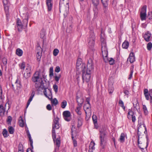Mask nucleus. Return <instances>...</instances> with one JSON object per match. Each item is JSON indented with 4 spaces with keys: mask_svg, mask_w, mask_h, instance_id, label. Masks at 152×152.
Wrapping results in <instances>:
<instances>
[{
    "mask_svg": "<svg viewBox=\"0 0 152 152\" xmlns=\"http://www.w3.org/2000/svg\"><path fill=\"white\" fill-rule=\"evenodd\" d=\"M94 69L93 61L90 58L88 61V64L86 67L85 64H83L81 66V71L82 72V79L83 82H89L91 79V74Z\"/></svg>",
    "mask_w": 152,
    "mask_h": 152,
    "instance_id": "1",
    "label": "nucleus"
},
{
    "mask_svg": "<svg viewBox=\"0 0 152 152\" xmlns=\"http://www.w3.org/2000/svg\"><path fill=\"white\" fill-rule=\"evenodd\" d=\"M39 72H35L32 77V80L33 82H39L38 84L37 83H35V86L36 88H39L41 87L44 90L48 89L50 85L49 81L47 79H46V80L43 81L42 78H39Z\"/></svg>",
    "mask_w": 152,
    "mask_h": 152,
    "instance_id": "2",
    "label": "nucleus"
},
{
    "mask_svg": "<svg viewBox=\"0 0 152 152\" xmlns=\"http://www.w3.org/2000/svg\"><path fill=\"white\" fill-rule=\"evenodd\" d=\"M59 118L56 117L53 120L52 129V137L55 145L58 148L60 146L61 141L60 138H57L56 139V135L55 129H58L60 127V125L59 123Z\"/></svg>",
    "mask_w": 152,
    "mask_h": 152,
    "instance_id": "3",
    "label": "nucleus"
},
{
    "mask_svg": "<svg viewBox=\"0 0 152 152\" xmlns=\"http://www.w3.org/2000/svg\"><path fill=\"white\" fill-rule=\"evenodd\" d=\"M101 41L102 45V52L103 57L105 62H109L110 65H113L114 62V60L112 58H107L108 52L106 47V43L104 38L102 37V33L101 34Z\"/></svg>",
    "mask_w": 152,
    "mask_h": 152,
    "instance_id": "4",
    "label": "nucleus"
},
{
    "mask_svg": "<svg viewBox=\"0 0 152 152\" xmlns=\"http://www.w3.org/2000/svg\"><path fill=\"white\" fill-rule=\"evenodd\" d=\"M28 19V15H25V18L23 19L22 22L19 18H17V25L18 30L19 31H21L24 27H25L26 28L27 27Z\"/></svg>",
    "mask_w": 152,
    "mask_h": 152,
    "instance_id": "5",
    "label": "nucleus"
},
{
    "mask_svg": "<svg viewBox=\"0 0 152 152\" xmlns=\"http://www.w3.org/2000/svg\"><path fill=\"white\" fill-rule=\"evenodd\" d=\"M138 146L141 150H143L144 148H146L148 147L149 143L148 138L146 137V140L145 136L143 135V137L141 135L138 136Z\"/></svg>",
    "mask_w": 152,
    "mask_h": 152,
    "instance_id": "6",
    "label": "nucleus"
},
{
    "mask_svg": "<svg viewBox=\"0 0 152 152\" xmlns=\"http://www.w3.org/2000/svg\"><path fill=\"white\" fill-rule=\"evenodd\" d=\"M72 131V138L73 141L74 145L75 147L77 146V141L76 139L77 137V133L76 131V129L75 127L73 125L72 126L71 128Z\"/></svg>",
    "mask_w": 152,
    "mask_h": 152,
    "instance_id": "7",
    "label": "nucleus"
},
{
    "mask_svg": "<svg viewBox=\"0 0 152 152\" xmlns=\"http://www.w3.org/2000/svg\"><path fill=\"white\" fill-rule=\"evenodd\" d=\"M100 145L102 148H104L106 143L105 136L106 133L104 129H103L100 130Z\"/></svg>",
    "mask_w": 152,
    "mask_h": 152,
    "instance_id": "8",
    "label": "nucleus"
},
{
    "mask_svg": "<svg viewBox=\"0 0 152 152\" xmlns=\"http://www.w3.org/2000/svg\"><path fill=\"white\" fill-rule=\"evenodd\" d=\"M138 123L139 126L137 134L138 136H139V135H140V134H141L142 133H143L144 132V131L146 130V128L143 121L141 122L139 120Z\"/></svg>",
    "mask_w": 152,
    "mask_h": 152,
    "instance_id": "9",
    "label": "nucleus"
},
{
    "mask_svg": "<svg viewBox=\"0 0 152 152\" xmlns=\"http://www.w3.org/2000/svg\"><path fill=\"white\" fill-rule=\"evenodd\" d=\"M53 67H50L49 69V77L50 78H52L53 76H54V80L58 83L61 77V75H57L56 73L54 74V76H53Z\"/></svg>",
    "mask_w": 152,
    "mask_h": 152,
    "instance_id": "10",
    "label": "nucleus"
},
{
    "mask_svg": "<svg viewBox=\"0 0 152 152\" xmlns=\"http://www.w3.org/2000/svg\"><path fill=\"white\" fill-rule=\"evenodd\" d=\"M144 94L146 100H148L149 99V96H150L151 99L150 103L152 104V89H149L148 91L147 89H145L144 90Z\"/></svg>",
    "mask_w": 152,
    "mask_h": 152,
    "instance_id": "11",
    "label": "nucleus"
},
{
    "mask_svg": "<svg viewBox=\"0 0 152 152\" xmlns=\"http://www.w3.org/2000/svg\"><path fill=\"white\" fill-rule=\"evenodd\" d=\"M95 39L94 34L93 33L90 36L88 39V45L90 48L92 49L93 48L94 44Z\"/></svg>",
    "mask_w": 152,
    "mask_h": 152,
    "instance_id": "12",
    "label": "nucleus"
},
{
    "mask_svg": "<svg viewBox=\"0 0 152 152\" xmlns=\"http://www.w3.org/2000/svg\"><path fill=\"white\" fill-rule=\"evenodd\" d=\"M43 93L45 96L49 99H52L53 98L51 89L49 88L48 90H44Z\"/></svg>",
    "mask_w": 152,
    "mask_h": 152,
    "instance_id": "13",
    "label": "nucleus"
},
{
    "mask_svg": "<svg viewBox=\"0 0 152 152\" xmlns=\"http://www.w3.org/2000/svg\"><path fill=\"white\" fill-rule=\"evenodd\" d=\"M146 6H144L141 9L140 15L141 20H145L146 18Z\"/></svg>",
    "mask_w": 152,
    "mask_h": 152,
    "instance_id": "14",
    "label": "nucleus"
},
{
    "mask_svg": "<svg viewBox=\"0 0 152 152\" xmlns=\"http://www.w3.org/2000/svg\"><path fill=\"white\" fill-rule=\"evenodd\" d=\"M90 105L88 99H87V103L84 106V109L86 114H90Z\"/></svg>",
    "mask_w": 152,
    "mask_h": 152,
    "instance_id": "15",
    "label": "nucleus"
},
{
    "mask_svg": "<svg viewBox=\"0 0 152 152\" xmlns=\"http://www.w3.org/2000/svg\"><path fill=\"white\" fill-rule=\"evenodd\" d=\"M151 34L149 31H147L143 34V37L145 41L148 42L151 40Z\"/></svg>",
    "mask_w": 152,
    "mask_h": 152,
    "instance_id": "16",
    "label": "nucleus"
},
{
    "mask_svg": "<svg viewBox=\"0 0 152 152\" xmlns=\"http://www.w3.org/2000/svg\"><path fill=\"white\" fill-rule=\"evenodd\" d=\"M83 64H83L82 61V59L80 58H79L77 60V62L76 63V66L77 68V69H80L81 71V66Z\"/></svg>",
    "mask_w": 152,
    "mask_h": 152,
    "instance_id": "17",
    "label": "nucleus"
},
{
    "mask_svg": "<svg viewBox=\"0 0 152 152\" xmlns=\"http://www.w3.org/2000/svg\"><path fill=\"white\" fill-rule=\"evenodd\" d=\"M129 60L131 63H132L135 61V58L134 53L131 52L129 54V58L127 59V61Z\"/></svg>",
    "mask_w": 152,
    "mask_h": 152,
    "instance_id": "18",
    "label": "nucleus"
},
{
    "mask_svg": "<svg viewBox=\"0 0 152 152\" xmlns=\"http://www.w3.org/2000/svg\"><path fill=\"white\" fill-rule=\"evenodd\" d=\"M26 133L27 135V136L29 138V140L30 142V145L31 147H32V148H33V141L32 139H31V135L30 133L29 132L28 130L26 131Z\"/></svg>",
    "mask_w": 152,
    "mask_h": 152,
    "instance_id": "19",
    "label": "nucleus"
},
{
    "mask_svg": "<svg viewBox=\"0 0 152 152\" xmlns=\"http://www.w3.org/2000/svg\"><path fill=\"white\" fill-rule=\"evenodd\" d=\"M114 88L113 82L110 83V80L109 81L108 91L110 94H112Z\"/></svg>",
    "mask_w": 152,
    "mask_h": 152,
    "instance_id": "20",
    "label": "nucleus"
},
{
    "mask_svg": "<svg viewBox=\"0 0 152 152\" xmlns=\"http://www.w3.org/2000/svg\"><path fill=\"white\" fill-rule=\"evenodd\" d=\"M51 0H46V3L48 7V11H50L52 8V4L51 3Z\"/></svg>",
    "mask_w": 152,
    "mask_h": 152,
    "instance_id": "21",
    "label": "nucleus"
},
{
    "mask_svg": "<svg viewBox=\"0 0 152 152\" xmlns=\"http://www.w3.org/2000/svg\"><path fill=\"white\" fill-rule=\"evenodd\" d=\"M35 94L34 91H32L31 94V95L30 96L29 99L28 100V102L26 106V108H27L28 106L30 104V103L32 101V100Z\"/></svg>",
    "mask_w": 152,
    "mask_h": 152,
    "instance_id": "22",
    "label": "nucleus"
},
{
    "mask_svg": "<svg viewBox=\"0 0 152 152\" xmlns=\"http://www.w3.org/2000/svg\"><path fill=\"white\" fill-rule=\"evenodd\" d=\"M126 136V135L125 134L122 133L118 139V141L121 143H123L125 141V138Z\"/></svg>",
    "mask_w": 152,
    "mask_h": 152,
    "instance_id": "23",
    "label": "nucleus"
},
{
    "mask_svg": "<svg viewBox=\"0 0 152 152\" xmlns=\"http://www.w3.org/2000/svg\"><path fill=\"white\" fill-rule=\"evenodd\" d=\"M5 112V108H4L2 102H0V115L2 114L4 115Z\"/></svg>",
    "mask_w": 152,
    "mask_h": 152,
    "instance_id": "24",
    "label": "nucleus"
},
{
    "mask_svg": "<svg viewBox=\"0 0 152 152\" xmlns=\"http://www.w3.org/2000/svg\"><path fill=\"white\" fill-rule=\"evenodd\" d=\"M15 83L16 84V87L17 89H19L22 87V86L21 82L19 80L18 78L16 79Z\"/></svg>",
    "mask_w": 152,
    "mask_h": 152,
    "instance_id": "25",
    "label": "nucleus"
},
{
    "mask_svg": "<svg viewBox=\"0 0 152 152\" xmlns=\"http://www.w3.org/2000/svg\"><path fill=\"white\" fill-rule=\"evenodd\" d=\"M83 118L80 116L79 117L77 118V127H79L82 125Z\"/></svg>",
    "mask_w": 152,
    "mask_h": 152,
    "instance_id": "26",
    "label": "nucleus"
},
{
    "mask_svg": "<svg viewBox=\"0 0 152 152\" xmlns=\"http://www.w3.org/2000/svg\"><path fill=\"white\" fill-rule=\"evenodd\" d=\"M81 106V105L78 104L77 106V107L76 109V112L79 115H81V112L80 111Z\"/></svg>",
    "mask_w": 152,
    "mask_h": 152,
    "instance_id": "27",
    "label": "nucleus"
},
{
    "mask_svg": "<svg viewBox=\"0 0 152 152\" xmlns=\"http://www.w3.org/2000/svg\"><path fill=\"white\" fill-rule=\"evenodd\" d=\"M16 54L19 56H21L23 53L22 50L20 48H18L16 51Z\"/></svg>",
    "mask_w": 152,
    "mask_h": 152,
    "instance_id": "28",
    "label": "nucleus"
},
{
    "mask_svg": "<svg viewBox=\"0 0 152 152\" xmlns=\"http://www.w3.org/2000/svg\"><path fill=\"white\" fill-rule=\"evenodd\" d=\"M77 102L78 103V104H81L82 105V104L83 103L84 99L82 97H78V96L77 97Z\"/></svg>",
    "mask_w": 152,
    "mask_h": 152,
    "instance_id": "29",
    "label": "nucleus"
},
{
    "mask_svg": "<svg viewBox=\"0 0 152 152\" xmlns=\"http://www.w3.org/2000/svg\"><path fill=\"white\" fill-rule=\"evenodd\" d=\"M133 112L131 110H129V112L128 114L127 117L129 119H131L132 117L134 115Z\"/></svg>",
    "mask_w": 152,
    "mask_h": 152,
    "instance_id": "30",
    "label": "nucleus"
},
{
    "mask_svg": "<svg viewBox=\"0 0 152 152\" xmlns=\"http://www.w3.org/2000/svg\"><path fill=\"white\" fill-rule=\"evenodd\" d=\"M129 43L127 41H125L122 45V47L123 48L127 49L128 47Z\"/></svg>",
    "mask_w": 152,
    "mask_h": 152,
    "instance_id": "31",
    "label": "nucleus"
},
{
    "mask_svg": "<svg viewBox=\"0 0 152 152\" xmlns=\"http://www.w3.org/2000/svg\"><path fill=\"white\" fill-rule=\"evenodd\" d=\"M2 134L4 137L6 138L8 137L9 134H8L7 130L6 129H4L2 131Z\"/></svg>",
    "mask_w": 152,
    "mask_h": 152,
    "instance_id": "32",
    "label": "nucleus"
},
{
    "mask_svg": "<svg viewBox=\"0 0 152 152\" xmlns=\"http://www.w3.org/2000/svg\"><path fill=\"white\" fill-rule=\"evenodd\" d=\"M51 101L52 105H53L55 106H56L58 103V102L57 99L56 98H54L53 99H50Z\"/></svg>",
    "mask_w": 152,
    "mask_h": 152,
    "instance_id": "33",
    "label": "nucleus"
},
{
    "mask_svg": "<svg viewBox=\"0 0 152 152\" xmlns=\"http://www.w3.org/2000/svg\"><path fill=\"white\" fill-rule=\"evenodd\" d=\"M109 0H101L103 6L104 7H107L108 5V2Z\"/></svg>",
    "mask_w": 152,
    "mask_h": 152,
    "instance_id": "34",
    "label": "nucleus"
},
{
    "mask_svg": "<svg viewBox=\"0 0 152 152\" xmlns=\"http://www.w3.org/2000/svg\"><path fill=\"white\" fill-rule=\"evenodd\" d=\"M12 120V118L11 116H9L7 117L6 120L7 122L9 125H11V122Z\"/></svg>",
    "mask_w": 152,
    "mask_h": 152,
    "instance_id": "35",
    "label": "nucleus"
},
{
    "mask_svg": "<svg viewBox=\"0 0 152 152\" xmlns=\"http://www.w3.org/2000/svg\"><path fill=\"white\" fill-rule=\"evenodd\" d=\"M8 130L10 134H13L14 132L15 129L13 127L10 126L8 127Z\"/></svg>",
    "mask_w": 152,
    "mask_h": 152,
    "instance_id": "36",
    "label": "nucleus"
},
{
    "mask_svg": "<svg viewBox=\"0 0 152 152\" xmlns=\"http://www.w3.org/2000/svg\"><path fill=\"white\" fill-rule=\"evenodd\" d=\"M142 109L145 114V115H147L148 113V111L147 108L145 105H142Z\"/></svg>",
    "mask_w": 152,
    "mask_h": 152,
    "instance_id": "37",
    "label": "nucleus"
},
{
    "mask_svg": "<svg viewBox=\"0 0 152 152\" xmlns=\"http://www.w3.org/2000/svg\"><path fill=\"white\" fill-rule=\"evenodd\" d=\"M19 66L20 69L23 70L25 67V63L24 62H23L19 65Z\"/></svg>",
    "mask_w": 152,
    "mask_h": 152,
    "instance_id": "38",
    "label": "nucleus"
},
{
    "mask_svg": "<svg viewBox=\"0 0 152 152\" xmlns=\"http://www.w3.org/2000/svg\"><path fill=\"white\" fill-rule=\"evenodd\" d=\"M19 125L21 127H23L24 126V121L22 118L19 120Z\"/></svg>",
    "mask_w": 152,
    "mask_h": 152,
    "instance_id": "39",
    "label": "nucleus"
},
{
    "mask_svg": "<svg viewBox=\"0 0 152 152\" xmlns=\"http://www.w3.org/2000/svg\"><path fill=\"white\" fill-rule=\"evenodd\" d=\"M92 3L95 6H97L99 3V0H91Z\"/></svg>",
    "mask_w": 152,
    "mask_h": 152,
    "instance_id": "40",
    "label": "nucleus"
},
{
    "mask_svg": "<svg viewBox=\"0 0 152 152\" xmlns=\"http://www.w3.org/2000/svg\"><path fill=\"white\" fill-rule=\"evenodd\" d=\"M66 101L65 100H64L61 103V107L63 108H64L66 107Z\"/></svg>",
    "mask_w": 152,
    "mask_h": 152,
    "instance_id": "41",
    "label": "nucleus"
},
{
    "mask_svg": "<svg viewBox=\"0 0 152 152\" xmlns=\"http://www.w3.org/2000/svg\"><path fill=\"white\" fill-rule=\"evenodd\" d=\"M59 50L57 49H55L54 50L53 52V55L54 56H57L58 53H59Z\"/></svg>",
    "mask_w": 152,
    "mask_h": 152,
    "instance_id": "42",
    "label": "nucleus"
},
{
    "mask_svg": "<svg viewBox=\"0 0 152 152\" xmlns=\"http://www.w3.org/2000/svg\"><path fill=\"white\" fill-rule=\"evenodd\" d=\"M4 10L6 13V16H7V13H8V6H4Z\"/></svg>",
    "mask_w": 152,
    "mask_h": 152,
    "instance_id": "43",
    "label": "nucleus"
},
{
    "mask_svg": "<svg viewBox=\"0 0 152 152\" xmlns=\"http://www.w3.org/2000/svg\"><path fill=\"white\" fill-rule=\"evenodd\" d=\"M18 147V150L20 151H22V152H23V146L21 143H20L19 144Z\"/></svg>",
    "mask_w": 152,
    "mask_h": 152,
    "instance_id": "44",
    "label": "nucleus"
},
{
    "mask_svg": "<svg viewBox=\"0 0 152 152\" xmlns=\"http://www.w3.org/2000/svg\"><path fill=\"white\" fill-rule=\"evenodd\" d=\"M152 47V43L151 42L148 43L147 45V48L148 50H150Z\"/></svg>",
    "mask_w": 152,
    "mask_h": 152,
    "instance_id": "45",
    "label": "nucleus"
},
{
    "mask_svg": "<svg viewBox=\"0 0 152 152\" xmlns=\"http://www.w3.org/2000/svg\"><path fill=\"white\" fill-rule=\"evenodd\" d=\"M95 143L94 141L91 142L89 146V148L92 149H94V147L95 145Z\"/></svg>",
    "mask_w": 152,
    "mask_h": 152,
    "instance_id": "46",
    "label": "nucleus"
},
{
    "mask_svg": "<svg viewBox=\"0 0 152 152\" xmlns=\"http://www.w3.org/2000/svg\"><path fill=\"white\" fill-rule=\"evenodd\" d=\"M119 103L120 104V106L122 107L123 109L124 110L125 109V107L124 105V102L121 100H120L119 101Z\"/></svg>",
    "mask_w": 152,
    "mask_h": 152,
    "instance_id": "47",
    "label": "nucleus"
},
{
    "mask_svg": "<svg viewBox=\"0 0 152 152\" xmlns=\"http://www.w3.org/2000/svg\"><path fill=\"white\" fill-rule=\"evenodd\" d=\"M53 88L55 93H56L58 91V86L56 84H55L53 85Z\"/></svg>",
    "mask_w": 152,
    "mask_h": 152,
    "instance_id": "48",
    "label": "nucleus"
},
{
    "mask_svg": "<svg viewBox=\"0 0 152 152\" xmlns=\"http://www.w3.org/2000/svg\"><path fill=\"white\" fill-rule=\"evenodd\" d=\"M132 68L131 69V71L129 75L128 79H130L132 78V74L133 72V69L134 68L133 66H132Z\"/></svg>",
    "mask_w": 152,
    "mask_h": 152,
    "instance_id": "49",
    "label": "nucleus"
},
{
    "mask_svg": "<svg viewBox=\"0 0 152 152\" xmlns=\"http://www.w3.org/2000/svg\"><path fill=\"white\" fill-rule=\"evenodd\" d=\"M2 61L4 65H7V58L5 57H4L2 59Z\"/></svg>",
    "mask_w": 152,
    "mask_h": 152,
    "instance_id": "50",
    "label": "nucleus"
},
{
    "mask_svg": "<svg viewBox=\"0 0 152 152\" xmlns=\"http://www.w3.org/2000/svg\"><path fill=\"white\" fill-rule=\"evenodd\" d=\"M92 119L93 123L97 122V118L96 116L95 115H93L92 116Z\"/></svg>",
    "mask_w": 152,
    "mask_h": 152,
    "instance_id": "51",
    "label": "nucleus"
},
{
    "mask_svg": "<svg viewBox=\"0 0 152 152\" xmlns=\"http://www.w3.org/2000/svg\"><path fill=\"white\" fill-rule=\"evenodd\" d=\"M63 115L64 119L66 121V110L65 111L63 112Z\"/></svg>",
    "mask_w": 152,
    "mask_h": 152,
    "instance_id": "52",
    "label": "nucleus"
},
{
    "mask_svg": "<svg viewBox=\"0 0 152 152\" xmlns=\"http://www.w3.org/2000/svg\"><path fill=\"white\" fill-rule=\"evenodd\" d=\"M26 69L27 70V74H31V68L30 66H28L27 67Z\"/></svg>",
    "mask_w": 152,
    "mask_h": 152,
    "instance_id": "53",
    "label": "nucleus"
},
{
    "mask_svg": "<svg viewBox=\"0 0 152 152\" xmlns=\"http://www.w3.org/2000/svg\"><path fill=\"white\" fill-rule=\"evenodd\" d=\"M45 35V32L43 31L41 32L40 33V37L41 38L43 39Z\"/></svg>",
    "mask_w": 152,
    "mask_h": 152,
    "instance_id": "54",
    "label": "nucleus"
},
{
    "mask_svg": "<svg viewBox=\"0 0 152 152\" xmlns=\"http://www.w3.org/2000/svg\"><path fill=\"white\" fill-rule=\"evenodd\" d=\"M8 1L7 0H3V2L4 6H8Z\"/></svg>",
    "mask_w": 152,
    "mask_h": 152,
    "instance_id": "55",
    "label": "nucleus"
},
{
    "mask_svg": "<svg viewBox=\"0 0 152 152\" xmlns=\"http://www.w3.org/2000/svg\"><path fill=\"white\" fill-rule=\"evenodd\" d=\"M147 17L149 19H151L152 18V12H148Z\"/></svg>",
    "mask_w": 152,
    "mask_h": 152,
    "instance_id": "56",
    "label": "nucleus"
},
{
    "mask_svg": "<svg viewBox=\"0 0 152 152\" xmlns=\"http://www.w3.org/2000/svg\"><path fill=\"white\" fill-rule=\"evenodd\" d=\"M60 67L58 66H56L55 69V71L57 72H58L60 71Z\"/></svg>",
    "mask_w": 152,
    "mask_h": 152,
    "instance_id": "57",
    "label": "nucleus"
},
{
    "mask_svg": "<svg viewBox=\"0 0 152 152\" xmlns=\"http://www.w3.org/2000/svg\"><path fill=\"white\" fill-rule=\"evenodd\" d=\"M47 109L48 110H52V107L50 104H48L46 106Z\"/></svg>",
    "mask_w": 152,
    "mask_h": 152,
    "instance_id": "58",
    "label": "nucleus"
},
{
    "mask_svg": "<svg viewBox=\"0 0 152 152\" xmlns=\"http://www.w3.org/2000/svg\"><path fill=\"white\" fill-rule=\"evenodd\" d=\"M41 57V56H40V54L39 55H37V60L39 62L40 61Z\"/></svg>",
    "mask_w": 152,
    "mask_h": 152,
    "instance_id": "59",
    "label": "nucleus"
},
{
    "mask_svg": "<svg viewBox=\"0 0 152 152\" xmlns=\"http://www.w3.org/2000/svg\"><path fill=\"white\" fill-rule=\"evenodd\" d=\"M71 116H72L71 113L69 111H67V121L68 120V118Z\"/></svg>",
    "mask_w": 152,
    "mask_h": 152,
    "instance_id": "60",
    "label": "nucleus"
},
{
    "mask_svg": "<svg viewBox=\"0 0 152 152\" xmlns=\"http://www.w3.org/2000/svg\"><path fill=\"white\" fill-rule=\"evenodd\" d=\"M38 48H40L41 50V52H37V55H39L40 54V56H42L41 54H42V49L41 48L40 46H38Z\"/></svg>",
    "mask_w": 152,
    "mask_h": 152,
    "instance_id": "61",
    "label": "nucleus"
},
{
    "mask_svg": "<svg viewBox=\"0 0 152 152\" xmlns=\"http://www.w3.org/2000/svg\"><path fill=\"white\" fill-rule=\"evenodd\" d=\"M32 148V147H31ZM33 148H28L27 149L26 152H34L32 150V149Z\"/></svg>",
    "mask_w": 152,
    "mask_h": 152,
    "instance_id": "62",
    "label": "nucleus"
},
{
    "mask_svg": "<svg viewBox=\"0 0 152 152\" xmlns=\"http://www.w3.org/2000/svg\"><path fill=\"white\" fill-rule=\"evenodd\" d=\"M131 119H132V121L133 122H134L135 121V120H136V118H135V116H134V115L132 117Z\"/></svg>",
    "mask_w": 152,
    "mask_h": 152,
    "instance_id": "63",
    "label": "nucleus"
},
{
    "mask_svg": "<svg viewBox=\"0 0 152 152\" xmlns=\"http://www.w3.org/2000/svg\"><path fill=\"white\" fill-rule=\"evenodd\" d=\"M94 127L96 129H97L98 127L97 122H96V123L94 122Z\"/></svg>",
    "mask_w": 152,
    "mask_h": 152,
    "instance_id": "64",
    "label": "nucleus"
}]
</instances>
